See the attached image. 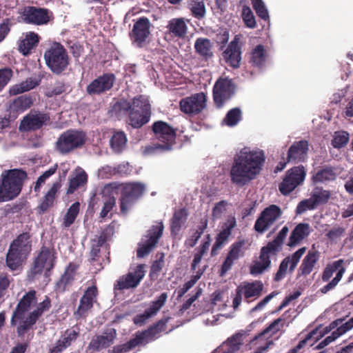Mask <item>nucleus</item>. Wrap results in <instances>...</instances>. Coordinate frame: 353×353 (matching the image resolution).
<instances>
[{"mask_svg":"<svg viewBox=\"0 0 353 353\" xmlns=\"http://www.w3.org/2000/svg\"><path fill=\"white\" fill-rule=\"evenodd\" d=\"M265 161V153L261 150L244 148L234 157L230 169L231 181L243 186L258 176Z\"/></svg>","mask_w":353,"mask_h":353,"instance_id":"1","label":"nucleus"},{"mask_svg":"<svg viewBox=\"0 0 353 353\" xmlns=\"http://www.w3.org/2000/svg\"><path fill=\"white\" fill-rule=\"evenodd\" d=\"M31 239L30 232H25L10 243L6 256V264L10 270H17L28 259L32 249Z\"/></svg>","mask_w":353,"mask_h":353,"instance_id":"2","label":"nucleus"},{"mask_svg":"<svg viewBox=\"0 0 353 353\" xmlns=\"http://www.w3.org/2000/svg\"><path fill=\"white\" fill-rule=\"evenodd\" d=\"M26 177V172L18 169L8 170L6 174H3L0 185V202L17 197L21 191L23 182Z\"/></svg>","mask_w":353,"mask_h":353,"instance_id":"3","label":"nucleus"},{"mask_svg":"<svg viewBox=\"0 0 353 353\" xmlns=\"http://www.w3.org/2000/svg\"><path fill=\"white\" fill-rule=\"evenodd\" d=\"M46 64L55 74H61L70 64V57L66 49L59 42H54L44 52Z\"/></svg>","mask_w":353,"mask_h":353,"instance_id":"4","label":"nucleus"},{"mask_svg":"<svg viewBox=\"0 0 353 353\" xmlns=\"http://www.w3.org/2000/svg\"><path fill=\"white\" fill-rule=\"evenodd\" d=\"M151 129L154 138L157 141L152 148L163 152L171 150L176 143V129L161 120L154 122Z\"/></svg>","mask_w":353,"mask_h":353,"instance_id":"5","label":"nucleus"},{"mask_svg":"<svg viewBox=\"0 0 353 353\" xmlns=\"http://www.w3.org/2000/svg\"><path fill=\"white\" fill-rule=\"evenodd\" d=\"M87 139L85 132L81 130L69 129L61 133L55 142L56 150L63 155L82 148Z\"/></svg>","mask_w":353,"mask_h":353,"instance_id":"6","label":"nucleus"},{"mask_svg":"<svg viewBox=\"0 0 353 353\" xmlns=\"http://www.w3.org/2000/svg\"><path fill=\"white\" fill-rule=\"evenodd\" d=\"M151 114V105L148 99L139 95L133 99V108L128 115V123L133 128H140L149 122Z\"/></svg>","mask_w":353,"mask_h":353,"instance_id":"7","label":"nucleus"},{"mask_svg":"<svg viewBox=\"0 0 353 353\" xmlns=\"http://www.w3.org/2000/svg\"><path fill=\"white\" fill-rule=\"evenodd\" d=\"M56 259L57 256L53 249L45 245L41 246L33 261L32 265L28 272V277L33 279L37 275L41 274L44 270H46V274H48L54 268Z\"/></svg>","mask_w":353,"mask_h":353,"instance_id":"8","label":"nucleus"},{"mask_svg":"<svg viewBox=\"0 0 353 353\" xmlns=\"http://www.w3.org/2000/svg\"><path fill=\"white\" fill-rule=\"evenodd\" d=\"M145 264H139L134 269L127 274L120 276L113 285L114 294L123 292L125 290L137 288L145 274Z\"/></svg>","mask_w":353,"mask_h":353,"instance_id":"9","label":"nucleus"},{"mask_svg":"<svg viewBox=\"0 0 353 353\" xmlns=\"http://www.w3.org/2000/svg\"><path fill=\"white\" fill-rule=\"evenodd\" d=\"M236 85L228 77L219 78L212 88V97L216 108H222L235 94Z\"/></svg>","mask_w":353,"mask_h":353,"instance_id":"10","label":"nucleus"},{"mask_svg":"<svg viewBox=\"0 0 353 353\" xmlns=\"http://www.w3.org/2000/svg\"><path fill=\"white\" fill-rule=\"evenodd\" d=\"M145 186L140 183H127L121 187L119 199L120 210L122 214H127L129 210L143 195Z\"/></svg>","mask_w":353,"mask_h":353,"instance_id":"11","label":"nucleus"},{"mask_svg":"<svg viewBox=\"0 0 353 353\" xmlns=\"http://www.w3.org/2000/svg\"><path fill=\"white\" fill-rule=\"evenodd\" d=\"M163 229V223L160 221L147 231V234L145 236L146 239L145 240L143 239L142 241L138 244L137 250L138 258H143L152 252L161 237Z\"/></svg>","mask_w":353,"mask_h":353,"instance_id":"12","label":"nucleus"},{"mask_svg":"<svg viewBox=\"0 0 353 353\" xmlns=\"http://www.w3.org/2000/svg\"><path fill=\"white\" fill-rule=\"evenodd\" d=\"M306 175L303 165L294 166L286 172L285 176L279 185L283 195L290 194L296 188L303 183Z\"/></svg>","mask_w":353,"mask_h":353,"instance_id":"13","label":"nucleus"},{"mask_svg":"<svg viewBox=\"0 0 353 353\" xmlns=\"http://www.w3.org/2000/svg\"><path fill=\"white\" fill-rule=\"evenodd\" d=\"M52 306L51 299L46 296L43 301L39 303L37 307L30 312L26 318L19 323L17 327V333L19 336H24L33 325L37 323L39 319L46 312H48Z\"/></svg>","mask_w":353,"mask_h":353,"instance_id":"14","label":"nucleus"},{"mask_svg":"<svg viewBox=\"0 0 353 353\" xmlns=\"http://www.w3.org/2000/svg\"><path fill=\"white\" fill-rule=\"evenodd\" d=\"M19 13L25 23L35 26L46 25L52 18V12L48 9L35 6H26Z\"/></svg>","mask_w":353,"mask_h":353,"instance_id":"15","label":"nucleus"},{"mask_svg":"<svg viewBox=\"0 0 353 353\" xmlns=\"http://www.w3.org/2000/svg\"><path fill=\"white\" fill-rule=\"evenodd\" d=\"M282 211L280 207L272 204L265 208L256 219L254 229L260 234L267 231L276 221L281 217Z\"/></svg>","mask_w":353,"mask_h":353,"instance_id":"16","label":"nucleus"},{"mask_svg":"<svg viewBox=\"0 0 353 353\" xmlns=\"http://www.w3.org/2000/svg\"><path fill=\"white\" fill-rule=\"evenodd\" d=\"M207 97L203 92H198L182 99L179 102L181 112L190 115L201 113L207 106Z\"/></svg>","mask_w":353,"mask_h":353,"instance_id":"17","label":"nucleus"},{"mask_svg":"<svg viewBox=\"0 0 353 353\" xmlns=\"http://www.w3.org/2000/svg\"><path fill=\"white\" fill-rule=\"evenodd\" d=\"M50 117L48 113L31 110L21 121L19 130L22 132L36 131L50 123Z\"/></svg>","mask_w":353,"mask_h":353,"instance_id":"18","label":"nucleus"},{"mask_svg":"<svg viewBox=\"0 0 353 353\" xmlns=\"http://www.w3.org/2000/svg\"><path fill=\"white\" fill-rule=\"evenodd\" d=\"M37 292L31 290L26 292L17 303L16 308L13 311L10 325L15 326L18 322H22L24 320L26 313L29 310L31 305L37 303Z\"/></svg>","mask_w":353,"mask_h":353,"instance_id":"19","label":"nucleus"},{"mask_svg":"<svg viewBox=\"0 0 353 353\" xmlns=\"http://www.w3.org/2000/svg\"><path fill=\"white\" fill-rule=\"evenodd\" d=\"M305 251L306 248L303 247L292 254L284 258L279 265V270L274 275V280L276 282L281 281L285 276L288 267L289 272L292 273Z\"/></svg>","mask_w":353,"mask_h":353,"instance_id":"20","label":"nucleus"},{"mask_svg":"<svg viewBox=\"0 0 353 353\" xmlns=\"http://www.w3.org/2000/svg\"><path fill=\"white\" fill-rule=\"evenodd\" d=\"M116 77L113 73H104L94 79L86 88L90 95H99L110 90L114 85Z\"/></svg>","mask_w":353,"mask_h":353,"instance_id":"21","label":"nucleus"},{"mask_svg":"<svg viewBox=\"0 0 353 353\" xmlns=\"http://www.w3.org/2000/svg\"><path fill=\"white\" fill-rule=\"evenodd\" d=\"M151 23L150 20L142 17L137 19L133 25L131 33L130 34L132 41L138 47H142L146 39L150 34Z\"/></svg>","mask_w":353,"mask_h":353,"instance_id":"22","label":"nucleus"},{"mask_svg":"<svg viewBox=\"0 0 353 353\" xmlns=\"http://www.w3.org/2000/svg\"><path fill=\"white\" fill-rule=\"evenodd\" d=\"M236 221L234 216L229 217L223 223L221 231L216 235L215 242L211 250V256H214L223 245L228 241L232 234V230L236 227Z\"/></svg>","mask_w":353,"mask_h":353,"instance_id":"23","label":"nucleus"},{"mask_svg":"<svg viewBox=\"0 0 353 353\" xmlns=\"http://www.w3.org/2000/svg\"><path fill=\"white\" fill-rule=\"evenodd\" d=\"M97 295L98 289L96 285L88 287L80 299L79 305L77 310L74 312V315L77 318L85 316L87 312L93 307Z\"/></svg>","mask_w":353,"mask_h":353,"instance_id":"24","label":"nucleus"},{"mask_svg":"<svg viewBox=\"0 0 353 353\" xmlns=\"http://www.w3.org/2000/svg\"><path fill=\"white\" fill-rule=\"evenodd\" d=\"M79 265L70 262L66 267L63 274L55 283L54 291L57 293H63L69 290L75 279Z\"/></svg>","mask_w":353,"mask_h":353,"instance_id":"25","label":"nucleus"},{"mask_svg":"<svg viewBox=\"0 0 353 353\" xmlns=\"http://www.w3.org/2000/svg\"><path fill=\"white\" fill-rule=\"evenodd\" d=\"M320 252L312 248L303 258L297 271L296 279L306 277L314 270L320 258Z\"/></svg>","mask_w":353,"mask_h":353,"instance_id":"26","label":"nucleus"},{"mask_svg":"<svg viewBox=\"0 0 353 353\" xmlns=\"http://www.w3.org/2000/svg\"><path fill=\"white\" fill-rule=\"evenodd\" d=\"M239 43V39L236 36L223 52L225 61L234 68H239L241 61V50Z\"/></svg>","mask_w":353,"mask_h":353,"instance_id":"27","label":"nucleus"},{"mask_svg":"<svg viewBox=\"0 0 353 353\" xmlns=\"http://www.w3.org/2000/svg\"><path fill=\"white\" fill-rule=\"evenodd\" d=\"M308 142L305 140L295 141L288 149L287 161L299 163L304 161L308 151Z\"/></svg>","mask_w":353,"mask_h":353,"instance_id":"28","label":"nucleus"},{"mask_svg":"<svg viewBox=\"0 0 353 353\" xmlns=\"http://www.w3.org/2000/svg\"><path fill=\"white\" fill-rule=\"evenodd\" d=\"M116 336V330L112 328L105 332V335H97L93 337L88 345V348L97 352L107 348L114 343Z\"/></svg>","mask_w":353,"mask_h":353,"instance_id":"29","label":"nucleus"},{"mask_svg":"<svg viewBox=\"0 0 353 353\" xmlns=\"http://www.w3.org/2000/svg\"><path fill=\"white\" fill-rule=\"evenodd\" d=\"M165 33L172 37L183 39L188 32V26L184 18H172L165 26Z\"/></svg>","mask_w":353,"mask_h":353,"instance_id":"30","label":"nucleus"},{"mask_svg":"<svg viewBox=\"0 0 353 353\" xmlns=\"http://www.w3.org/2000/svg\"><path fill=\"white\" fill-rule=\"evenodd\" d=\"M40 36L34 32H28L24 34V37L19 41L18 50L24 56H28L32 53L40 41Z\"/></svg>","mask_w":353,"mask_h":353,"instance_id":"31","label":"nucleus"},{"mask_svg":"<svg viewBox=\"0 0 353 353\" xmlns=\"http://www.w3.org/2000/svg\"><path fill=\"white\" fill-rule=\"evenodd\" d=\"M310 233V227L308 223H299L292 231L287 245L294 248L298 245Z\"/></svg>","mask_w":353,"mask_h":353,"instance_id":"32","label":"nucleus"},{"mask_svg":"<svg viewBox=\"0 0 353 353\" xmlns=\"http://www.w3.org/2000/svg\"><path fill=\"white\" fill-rule=\"evenodd\" d=\"M195 52L205 61L211 59L213 54V45L210 40L208 38L199 37L194 42Z\"/></svg>","mask_w":353,"mask_h":353,"instance_id":"33","label":"nucleus"},{"mask_svg":"<svg viewBox=\"0 0 353 353\" xmlns=\"http://www.w3.org/2000/svg\"><path fill=\"white\" fill-rule=\"evenodd\" d=\"M41 80L37 78L29 77L19 83L12 85L9 89V94L15 96L30 91L40 84Z\"/></svg>","mask_w":353,"mask_h":353,"instance_id":"34","label":"nucleus"},{"mask_svg":"<svg viewBox=\"0 0 353 353\" xmlns=\"http://www.w3.org/2000/svg\"><path fill=\"white\" fill-rule=\"evenodd\" d=\"M188 216V210L185 208H181L175 210L170 220V232L172 234L176 235L185 223Z\"/></svg>","mask_w":353,"mask_h":353,"instance_id":"35","label":"nucleus"},{"mask_svg":"<svg viewBox=\"0 0 353 353\" xmlns=\"http://www.w3.org/2000/svg\"><path fill=\"white\" fill-rule=\"evenodd\" d=\"M243 294L244 298L249 301L250 299L259 297L263 289V284L261 281L245 283L239 285Z\"/></svg>","mask_w":353,"mask_h":353,"instance_id":"36","label":"nucleus"},{"mask_svg":"<svg viewBox=\"0 0 353 353\" xmlns=\"http://www.w3.org/2000/svg\"><path fill=\"white\" fill-rule=\"evenodd\" d=\"M267 57L268 53L264 46L261 44H259L251 51L250 63L252 66L261 68L264 66Z\"/></svg>","mask_w":353,"mask_h":353,"instance_id":"37","label":"nucleus"},{"mask_svg":"<svg viewBox=\"0 0 353 353\" xmlns=\"http://www.w3.org/2000/svg\"><path fill=\"white\" fill-rule=\"evenodd\" d=\"M61 185L59 182H54L50 189L43 196V201L39 206L40 213H44L54 204L57 193Z\"/></svg>","mask_w":353,"mask_h":353,"instance_id":"38","label":"nucleus"},{"mask_svg":"<svg viewBox=\"0 0 353 353\" xmlns=\"http://www.w3.org/2000/svg\"><path fill=\"white\" fill-rule=\"evenodd\" d=\"M168 320L169 318H163L158 321L153 325L150 326L148 330L139 334H137V335L138 337L143 338V342L145 340V339H152L157 334L165 331Z\"/></svg>","mask_w":353,"mask_h":353,"instance_id":"39","label":"nucleus"},{"mask_svg":"<svg viewBox=\"0 0 353 353\" xmlns=\"http://www.w3.org/2000/svg\"><path fill=\"white\" fill-rule=\"evenodd\" d=\"M80 335V327L76 325L67 329L61 335L58 341L67 349L74 343Z\"/></svg>","mask_w":353,"mask_h":353,"instance_id":"40","label":"nucleus"},{"mask_svg":"<svg viewBox=\"0 0 353 353\" xmlns=\"http://www.w3.org/2000/svg\"><path fill=\"white\" fill-rule=\"evenodd\" d=\"M33 104V99L30 95H21L14 99L10 104V109L16 112H23Z\"/></svg>","mask_w":353,"mask_h":353,"instance_id":"41","label":"nucleus"},{"mask_svg":"<svg viewBox=\"0 0 353 353\" xmlns=\"http://www.w3.org/2000/svg\"><path fill=\"white\" fill-rule=\"evenodd\" d=\"M107 239V234L103 231L97 239L92 241L91 250L90 252V261L91 263L99 260L101 248L105 244Z\"/></svg>","mask_w":353,"mask_h":353,"instance_id":"42","label":"nucleus"},{"mask_svg":"<svg viewBox=\"0 0 353 353\" xmlns=\"http://www.w3.org/2000/svg\"><path fill=\"white\" fill-rule=\"evenodd\" d=\"M126 134L123 131L115 132L110 139V144L114 152L120 153L127 144Z\"/></svg>","mask_w":353,"mask_h":353,"instance_id":"43","label":"nucleus"},{"mask_svg":"<svg viewBox=\"0 0 353 353\" xmlns=\"http://www.w3.org/2000/svg\"><path fill=\"white\" fill-rule=\"evenodd\" d=\"M336 173L332 168L326 167L318 170L312 176L314 183H325L327 181H334L336 179Z\"/></svg>","mask_w":353,"mask_h":353,"instance_id":"44","label":"nucleus"},{"mask_svg":"<svg viewBox=\"0 0 353 353\" xmlns=\"http://www.w3.org/2000/svg\"><path fill=\"white\" fill-rule=\"evenodd\" d=\"M188 9L192 15L198 20L203 19L206 14L205 6L203 0H190Z\"/></svg>","mask_w":353,"mask_h":353,"instance_id":"45","label":"nucleus"},{"mask_svg":"<svg viewBox=\"0 0 353 353\" xmlns=\"http://www.w3.org/2000/svg\"><path fill=\"white\" fill-rule=\"evenodd\" d=\"M141 343H143V338L138 337L136 334V336L128 342L114 346L108 353H127Z\"/></svg>","mask_w":353,"mask_h":353,"instance_id":"46","label":"nucleus"},{"mask_svg":"<svg viewBox=\"0 0 353 353\" xmlns=\"http://www.w3.org/2000/svg\"><path fill=\"white\" fill-rule=\"evenodd\" d=\"M330 196L331 193L329 190H325L319 187L315 188L310 195L316 207L326 203L330 199Z\"/></svg>","mask_w":353,"mask_h":353,"instance_id":"47","label":"nucleus"},{"mask_svg":"<svg viewBox=\"0 0 353 353\" xmlns=\"http://www.w3.org/2000/svg\"><path fill=\"white\" fill-rule=\"evenodd\" d=\"M116 205V198L114 196L104 197L103 201V207L99 214V218L105 219V218L112 219V213L111 212Z\"/></svg>","mask_w":353,"mask_h":353,"instance_id":"48","label":"nucleus"},{"mask_svg":"<svg viewBox=\"0 0 353 353\" xmlns=\"http://www.w3.org/2000/svg\"><path fill=\"white\" fill-rule=\"evenodd\" d=\"M88 181V175L85 171H81L77 174L74 177L71 178L69 181V186L67 193L72 194L74 191L81 186H83Z\"/></svg>","mask_w":353,"mask_h":353,"instance_id":"49","label":"nucleus"},{"mask_svg":"<svg viewBox=\"0 0 353 353\" xmlns=\"http://www.w3.org/2000/svg\"><path fill=\"white\" fill-rule=\"evenodd\" d=\"M79 203L75 202L68 209L63 221V225L65 228H69L72 223H74L79 212Z\"/></svg>","mask_w":353,"mask_h":353,"instance_id":"50","label":"nucleus"},{"mask_svg":"<svg viewBox=\"0 0 353 353\" xmlns=\"http://www.w3.org/2000/svg\"><path fill=\"white\" fill-rule=\"evenodd\" d=\"M241 119V111L239 108H234L230 110L226 114L223 121L229 127H234Z\"/></svg>","mask_w":353,"mask_h":353,"instance_id":"51","label":"nucleus"},{"mask_svg":"<svg viewBox=\"0 0 353 353\" xmlns=\"http://www.w3.org/2000/svg\"><path fill=\"white\" fill-rule=\"evenodd\" d=\"M343 260L339 259L334 261L332 263L327 264L323 271L321 279L323 281L327 282L332 276L334 272L343 265Z\"/></svg>","mask_w":353,"mask_h":353,"instance_id":"52","label":"nucleus"},{"mask_svg":"<svg viewBox=\"0 0 353 353\" xmlns=\"http://www.w3.org/2000/svg\"><path fill=\"white\" fill-rule=\"evenodd\" d=\"M245 243V240H239L232 243L230 247V250L227 255L233 259V260H238L240 257L243 256L244 252L243 247Z\"/></svg>","mask_w":353,"mask_h":353,"instance_id":"53","label":"nucleus"},{"mask_svg":"<svg viewBox=\"0 0 353 353\" xmlns=\"http://www.w3.org/2000/svg\"><path fill=\"white\" fill-rule=\"evenodd\" d=\"M337 270L338 272L335 277L327 284L320 289V292L322 294H327L328 292L334 289L339 281L341 280L343 275L345 272V268L341 265Z\"/></svg>","mask_w":353,"mask_h":353,"instance_id":"54","label":"nucleus"},{"mask_svg":"<svg viewBox=\"0 0 353 353\" xmlns=\"http://www.w3.org/2000/svg\"><path fill=\"white\" fill-rule=\"evenodd\" d=\"M241 17L246 27L250 28H254L256 27L255 17L249 6H243Z\"/></svg>","mask_w":353,"mask_h":353,"instance_id":"55","label":"nucleus"},{"mask_svg":"<svg viewBox=\"0 0 353 353\" xmlns=\"http://www.w3.org/2000/svg\"><path fill=\"white\" fill-rule=\"evenodd\" d=\"M168 298V294L166 292L161 293L157 299L151 303L149 308L147 309L148 312L152 316L155 315L158 311L164 305Z\"/></svg>","mask_w":353,"mask_h":353,"instance_id":"56","label":"nucleus"},{"mask_svg":"<svg viewBox=\"0 0 353 353\" xmlns=\"http://www.w3.org/2000/svg\"><path fill=\"white\" fill-rule=\"evenodd\" d=\"M252 4L259 17L265 21L269 19L268 11L262 0H252Z\"/></svg>","mask_w":353,"mask_h":353,"instance_id":"57","label":"nucleus"},{"mask_svg":"<svg viewBox=\"0 0 353 353\" xmlns=\"http://www.w3.org/2000/svg\"><path fill=\"white\" fill-rule=\"evenodd\" d=\"M58 165L54 164L53 166L50 167L48 170L44 172L38 179L35 183L34 190L35 192H39L41 186L43 183L46 182V181L50 178L52 175H53L57 170Z\"/></svg>","mask_w":353,"mask_h":353,"instance_id":"58","label":"nucleus"},{"mask_svg":"<svg viewBox=\"0 0 353 353\" xmlns=\"http://www.w3.org/2000/svg\"><path fill=\"white\" fill-rule=\"evenodd\" d=\"M349 141V134L347 132H336L334 136L332 144L335 148L344 147Z\"/></svg>","mask_w":353,"mask_h":353,"instance_id":"59","label":"nucleus"},{"mask_svg":"<svg viewBox=\"0 0 353 353\" xmlns=\"http://www.w3.org/2000/svg\"><path fill=\"white\" fill-rule=\"evenodd\" d=\"M13 77V71L8 67L0 68V92L8 85Z\"/></svg>","mask_w":353,"mask_h":353,"instance_id":"60","label":"nucleus"},{"mask_svg":"<svg viewBox=\"0 0 353 353\" xmlns=\"http://www.w3.org/2000/svg\"><path fill=\"white\" fill-rule=\"evenodd\" d=\"M228 203L226 201L222 200L215 204L212 210V216L214 219H219L222 214L226 211Z\"/></svg>","mask_w":353,"mask_h":353,"instance_id":"61","label":"nucleus"},{"mask_svg":"<svg viewBox=\"0 0 353 353\" xmlns=\"http://www.w3.org/2000/svg\"><path fill=\"white\" fill-rule=\"evenodd\" d=\"M316 208L311 196L307 199L301 201L297 205L296 209V214H302L307 210H314Z\"/></svg>","mask_w":353,"mask_h":353,"instance_id":"62","label":"nucleus"},{"mask_svg":"<svg viewBox=\"0 0 353 353\" xmlns=\"http://www.w3.org/2000/svg\"><path fill=\"white\" fill-rule=\"evenodd\" d=\"M133 108V101L130 103L127 100H121L117 102L114 105L115 111L122 112L123 113H130Z\"/></svg>","mask_w":353,"mask_h":353,"instance_id":"63","label":"nucleus"},{"mask_svg":"<svg viewBox=\"0 0 353 353\" xmlns=\"http://www.w3.org/2000/svg\"><path fill=\"white\" fill-rule=\"evenodd\" d=\"M281 244L276 241L275 239L269 242L265 246L262 247V250H263L266 253H268L270 255L276 254L281 248Z\"/></svg>","mask_w":353,"mask_h":353,"instance_id":"64","label":"nucleus"}]
</instances>
